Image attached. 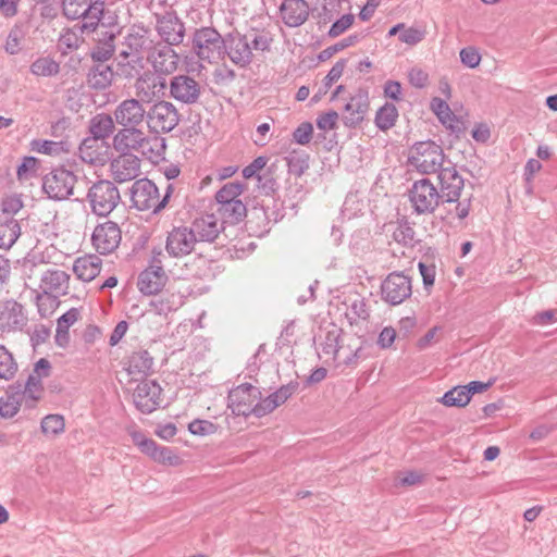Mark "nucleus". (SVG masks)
<instances>
[{
	"label": "nucleus",
	"instance_id": "obj_1",
	"mask_svg": "<svg viewBox=\"0 0 557 557\" xmlns=\"http://www.w3.org/2000/svg\"><path fill=\"white\" fill-rule=\"evenodd\" d=\"M157 39L151 30L143 25L131 26L120 44L116 55V75L133 79L145 70V60L157 46Z\"/></svg>",
	"mask_w": 557,
	"mask_h": 557
},
{
	"label": "nucleus",
	"instance_id": "obj_2",
	"mask_svg": "<svg viewBox=\"0 0 557 557\" xmlns=\"http://www.w3.org/2000/svg\"><path fill=\"white\" fill-rule=\"evenodd\" d=\"M273 38L269 32H253L243 35L238 32L225 36L224 54L238 67L248 66L253 59V50L258 52L269 51Z\"/></svg>",
	"mask_w": 557,
	"mask_h": 557
},
{
	"label": "nucleus",
	"instance_id": "obj_3",
	"mask_svg": "<svg viewBox=\"0 0 557 557\" xmlns=\"http://www.w3.org/2000/svg\"><path fill=\"white\" fill-rule=\"evenodd\" d=\"M224 41L225 37L214 27L202 26L191 35V51L198 59L214 63L224 57Z\"/></svg>",
	"mask_w": 557,
	"mask_h": 557
},
{
	"label": "nucleus",
	"instance_id": "obj_4",
	"mask_svg": "<svg viewBox=\"0 0 557 557\" xmlns=\"http://www.w3.org/2000/svg\"><path fill=\"white\" fill-rule=\"evenodd\" d=\"M409 201L414 213L419 215L432 214L445 203L440 190L429 178L416 181L408 191Z\"/></svg>",
	"mask_w": 557,
	"mask_h": 557
},
{
	"label": "nucleus",
	"instance_id": "obj_5",
	"mask_svg": "<svg viewBox=\"0 0 557 557\" xmlns=\"http://www.w3.org/2000/svg\"><path fill=\"white\" fill-rule=\"evenodd\" d=\"M445 154L434 141L417 143L409 158L410 164L421 174L438 173L444 168Z\"/></svg>",
	"mask_w": 557,
	"mask_h": 557
},
{
	"label": "nucleus",
	"instance_id": "obj_6",
	"mask_svg": "<svg viewBox=\"0 0 557 557\" xmlns=\"http://www.w3.org/2000/svg\"><path fill=\"white\" fill-rule=\"evenodd\" d=\"M87 197L92 212L99 216H108L121 201L117 187L108 180L95 183L89 188Z\"/></svg>",
	"mask_w": 557,
	"mask_h": 557
},
{
	"label": "nucleus",
	"instance_id": "obj_7",
	"mask_svg": "<svg viewBox=\"0 0 557 557\" xmlns=\"http://www.w3.org/2000/svg\"><path fill=\"white\" fill-rule=\"evenodd\" d=\"M131 200L140 211L152 210L158 213L166 207V197L160 198L157 185L148 180H137L131 188Z\"/></svg>",
	"mask_w": 557,
	"mask_h": 557
},
{
	"label": "nucleus",
	"instance_id": "obj_8",
	"mask_svg": "<svg viewBox=\"0 0 557 557\" xmlns=\"http://www.w3.org/2000/svg\"><path fill=\"white\" fill-rule=\"evenodd\" d=\"M168 89L170 98L186 106L197 104L205 90L202 84L188 74L172 76L168 83Z\"/></svg>",
	"mask_w": 557,
	"mask_h": 557
},
{
	"label": "nucleus",
	"instance_id": "obj_9",
	"mask_svg": "<svg viewBox=\"0 0 557 557\" xmlns=\"http://www.w3.org/2000/svg\"><path fill=\"white\" fill-rule=\"evenodd\" d=\"M135 97L144 103H151L164 99L168 89V81L150 70L141 71L135 77Z\"/></svg>",
	"mask_w": 557,
	"mask_h": 557
},
{
	"label": "nucleus",
	"instance_id": "obj_10",
	"mask_svg": "<svg viewBox=\"0 0 557 557\" xmlns=\"http://www.w3.org/2000/svg\"><path fill=\"white\" fill-rule=\"evenodd\" d=\"M77 176L64 168L53 169L42 178V189L52 200L69 199L74 191Z\"/></svg>",
	"mask_w": 557,
	"mask_h": 557
},
{
	"label": "nucleus",
	"instance_id": "obj_11",
	"mask_svg": "<svg viewBox=\"0 0 557 557\" xmlns=\"http://www.w3.org/2000/svg\"><path fill=\"white\" fill-rule=\"evenodd\" d=\"M177 108L168 100H159L148 109L147 124L156 133H169L180 123Z\"/></svg>",
	"mask_w": 557,
	"mask_h": 557
},
{
	"label": "nucleus",
	"instance_id": "obj_12",
	"mask_svg": "<svg viewBox=\"0 0 557 557\" xmlns=\"http://www.w3.org/2000/svg\"><path fill=\"white\" fill-rule=\"evenodd\" d=\"M412 295V280L404 272H392L381 284V297L391 306H398Z\"/></svg>",
	"mask_w": 557,
	"mask_h": 557
},
{
	"label": "nucleus",
	"instance_id": "obj_13",
	"mask_svg": "<svg viewBox=\"0 0 557 557\" xmlns=\"http://www.w3.org/2000/svg\"><path fill=\"white\" fill-rule=\"evenodd\" d=\"M261 393L250 383L240 384L228 393V407L237 416H256L257 400Z\"/></svg>",
	"mask_w": 557,
	"mask_h": 557
},
{
	"label": "nucleus",
	"instance_id": "obj_14",
	"mask_svg": "<svg viewBox=\"0 0 557 557\" xmlns=\"http://www.w3.org/2000/svg\"><path fill=\"white\" fill-rule=\"evenodd\" d=\"M156 32L160 39L157 42H164L169 46H180L185 38V24L174 11L156 15Z\"/></svg>",
	"mask_w": 557,
	"mask_h": 557
},
{
	"label": "nucleus",
	"instance_id": "obj_15",
	"mask_svg": "<svg viewBox=\"0 0 557 557\" xmlns=\"http://www.w3.org/2000/svg\"><path fill=\"white\" fill-rule=\"evenodd\" d=\"M147 63L151 65V72L158 73L159 75L166 78V76L173 74L180 63V55L173 49L164 42H158L156 48L148 54Z\"/></svg>",
	"mask_w": 557,
	"mask_h": 557
},
{
	"label": "nucleus",
	"instance_id": "obj_16",
	"mask_svg": "<svg viewBox=\"0 0 557 557\" xmlns=\"http://www.w3.org/2000/svg\"><path fill=\"white\" fill-rule=\"evenodd\" d=\"M122 232L117 223L106 221L98 224L91 235V243L100 255H110L119 247Z\"/></svg>",
	"mask_w": 557,
	"mask_h": 557
},
{
	"label": "nucleus",
	"instance_id": "obj_17",
	"mask_svg": "<svg viewBox=\"0 0 557 557\" xmlns=\"http://www.w3.org/2000/svg\"><path fill=\"white\" fill-rule=\"evenodd\" d=\"M144 104L136 97L121 101L113 112L115 122L121 126L138 127L147 121L148 110Z\"/></svg>",
	"mask_w": 557,
	"mask_h": 557
},
{
	"label": "nucleus",
	"instance_id": "obj_18",
	"mask_svg": "<svg viewBox=\"0 0 557 557\" xmlns=\"http://www.w3.org/2000/svg\"><path fill=\"white\" fill-rule=\"evenodd\" d=\"M440 195L445 203L458 201L465 187V180L454 165L444 166L437 173Z\"/></svg>",
	"mask_w": 557,
	"mask_h": 557
},
{
	"label": "nucleus",
	"instance_id": "obj_19",
	"mask_svg": "<svg viewBox=\"0 0 557 557\" xmlns=\"http://www.w3.org/2000/svg\"><path fill=\"white\" fill-rule=\"evenodd\" d=\"M161 386L153 380L141 381L134 391V404L143 413H150L161 404Z\"/></svg>",
	"mask_w": 557,
	"mask_h": 557
},
{
	"label": "nucleus",
	"instance_id": "obj_20",
	"mask_svg": "<svg viewBox=\"0 0 557 557\" xmlns=\"http://www.w3.org/2000/svg\"><path fill=\"white\" fill-rule=\"evenodd\" d=\"M196 243L190 227H174L168 234L165 250L171 257L182 258L194 250Z\"/></svg>",
	"mask_w": 557,
	"mask_h": 557
},
{
	"label": "nucleus",
	"instance_id": "obj_21",
	"mask_svg": "<svg viewBox=\"0 0 557 557\" xmlns=\"http://www.w3.org/2000/svg\"><path fill=\"white\" fill-rule=\"evenodd\" d=\"M166 281L161 261L154 257L152 264L139 274L137 286L143 294L154 295L163 288Z\"/></svg>",
	"mask_w": 557,
	"mask_h": 557
},
{
	"label": "nucleus",
	"instance_id": "obj_22",
	"mask_svg": "<svg viewBox=\"0 0 557 557\" xmlns=\"http://www.w3.org/2000/svg\"><path fill=\"white\" fill-rule=\"evenodd\" d=\"M123 370L131 380L137 381L147 376L153 367V357L148 350H132L122 361Z\"/></svg>",
	"mask_w": 557,
	"mask_h": 557
},
{
	"label": "nucleus",
	"instance_id": "obj_23",
	"mask_svg": "<svg viewBox=\"0 0 557 557\" xmlns=\"http://www.w3.org/2000/svg\"><path fill=\"white\" fill-rule=\"evenodd\" d=\"M110 171L117 183L133 181L140 174V160L133 153L120 154L111 161Z\"/></svg>",
	"mask_w": 557,
	"mask_h": 557
},
{
	"label": "nucleus",
	"instance_id": "obj_24",
	"mask_svg": "<svg viewBox=\"0 0 557 557\" xmlns=\"http://www.w3.org/2000/svg\"><path fill=\"white\" fill-rule=\"evenodd\" d=\"M283 23L288 27H298L306 23L310 8L305 0H283L280 5Z\"/></svg>",
	"mask_w": 557,
	"mask_h": 557
},
{
	"label": "nucleus",
	"instance_id": "obj_25",
	"mask_svg": "<svg viewBox=\"0 0 557 557\" xmlns=\"http://www.w3.org/2000/svg\"><path fill=\"white\" fill-rule=\"evenodd\" d=\"M369 109V96L366 90L359 89L345 106L344 124L352 127L363 121Z\"/></svg>",
	"mask_w": 557,
	"mask_h": 557
},
{
	"label": "nucleus",
	"instance_id": "obj_26",
	"mask_svg": "<svg viewBox=\"0 0 557 557\" xmlns=\"http://www.w3.org/2000/svg\"><path fill=\"white\" fill-rule=\"evenodd\" d=\"M190 230L196 242H213L223 230V223L219 221L215 214H206L196 219Z\"/></svg>",
	"mask_w": 557,
	"mask_h": 557
},
{
	"label": "nucleus",
	"instance_id": "obj_27",
	"mask_svg": "<svg viewBox=\"0 0 557 557\" xmlns=\"http://www.w3.org/2000/svg\"><path fill=\"white\" fill-rule=\"evenodd\" d=\"M40 281V287L47 295L46 299L50 300L51 302H54L55 299H51L50 296L48 295L49 293H55L61 295L67 294L70 275L62 270L49 269L46 272H44Z\"/></svg>",
	"mask_w": 557,
	"mask_h": 557
},
{
	"label": "nucleus",
	"instance_id": "obj_28",
	"mask_svg": "<svg viewBox=\"0 0 557 557\" xmlns=\"http://www.w3.org/2000/svg\"><path fill=\"white\" fill-rule=\"evenodd\" d=\"M144 136L137 127L123 126L113 137V148L121 154L132 153L138 150Z\"/></svg>",
	"mask_w": 557,
	"mask_h": 557
},
{
	"label": "nucleus",
	"instance_id": "obj_29",
	"mask_svg": "<svg viewBox=\"0 0 557 557\" xmlns=\"http://www.w3.org/2000/svg\"><path fill=\"white\" fill-rule=\"evenodd\" d=\"M296 392V385L287 384L280 387L265 398L257 400L256 417H263L271 413L278 406L284 404Z\"/></svg>",
	"mask_w": 557,
	"mask_h": 557
},
{
	"label": "nucleus",
	"instance_id": "obj_30",
	"mask_svg": "<svg viewBox=\"0 0 557 557\" xmlns=\"http://www.w3.org/2000/svg\"><path fill=\"white\" fill-rule=\"evenodd\" d=\"M26 318L23 307L15 300H7L0 306V327L15 330L24 325Z\"/></svg>",
	"mask_w": 557,
	"mask_h": 557
},
{
	"label": "nucleus",
	"instance_id": "obj_31",
	"mask_svg": "<svg viewBox=\"0 0 557 557\" xmlns=\"http://www.w3.org/2000/svg\"><path fill=\"white\" fill-rule=\"evenodd\" d=\"M102 268V260L96 255L78 257L73 263V272L78 280L90 282L97 277Z\"/></svg>",
	"mask_w": 557,
	"mask_h": 557
},
{
	"label": "nucleus",
	"instance_id": "obj_32",
	"mask_svg": "<svg viewBox=\"0 0 557 557\" xmlns=\"http://www.w3.org/2000/svg\"><path fill=\"white\" fill-rule=\"evenodd\" d=\"M22 406H24V398L20 393V387L15 384L10 385L4 395L0 397V417L13 418Z\"/></svg>",
	"mask_w": 557,
	"mask_h": 557
},
{
	"label": "nucleus",
	"instance_id": "obj_33",
	"mask_svg": "<svg viewBox=\"0 0 557 557\" xmlns=\"http://www.w3.org/2000/svg\"><path fill=\"white\" fill-rule=\"evenodd\" d=\"M114 77L113 69L107 63H97L94 64L88 74L87 82L88 85L97 90H104L109 86H111Z\"/></svg>",
	"mask_w": 557,
	"mask_h": 557
},
{
	"label": "nucleus",
	"instance_id": "obj_34",
	"mask_svg": "<svg viewBox=\"0 0 557 557\" xmlns=\"http://www.w3.org/2000/svg\"><path fill=\"white\" fill-rule=\"evenodd\" d=\"M15 385L20 387V393L24 398V407L26 409L35 408L37 403L42 398L44 385L39 380L28 376L24 385L21 383H16Z\"/></svg>",
	"mask_w": 557,
	"mask_h": 557
},
{
	"label": "nucleus",
	"instance_id": "obj_35",
	"mask_svg": "<svg viewBox=\"0 0 557 557\" xmlns=\"http://www.w3.org/2000/svg\"><path fill=\"white\" fill-rule=\"evenodd\" d=\"M184 304V296L178 292H170L169 289L153 299L150 305L158 314H168L181 308Z\"/></svg>",
	"mask_w": 557,
	"mask_h": 557
},
{
	"label": "nucleus",
	"instance_id": "obj_36",
	"mask_svg": "<svg viewBox=\"0 0 557 557\" xmlns=\"http://www.w3.org/2000/svg\"><path fill=\"white\" fill-rule=\"evenodd\" d=\"M114 116L107 113L95 115L89 122L91 138L96 140L108 138L114 131Z\"/></svg>",
	"mask_w": 557,
	"mask_h": 557
},
{
	"label": "nucleus",
	"instance_id": "obj_37",
	"mask_svg": "<svg viewBox=\"0 0 557 557\" xmlns=\"http://www.w3.org/2000/svg\"><path fill=\"white\" fill-rule=\"evenodd\" d=\"M345 317L350 325H359L370 319V306L364 298L356 297L348 305Z\"/></svg>",
	"mask_w": 557,
	"mask_h": 557
},
{
	"label": "nucleus",
	"instance_id": "obj_38",
	"mask_svg": "<svg viewBox=\"0 0 557 557\" xmlns=\"http://www.w3.org/2000/svg\"><path fill=\"white\" fill-rule=\"evenodd\" d=\"M115 35L112 33L106 32L102 39H99L97 45L91 49L90 57L95 64L97 63H106L110 60L115 52Z\"/></svg>",
	"mask_w": 557,
	"mask_h": 557
},
{
	"label": "nucleus",
	"instance_id": "obj_39",
	"mask_svg": "<svg viewBox=\"0 0 557 557\" xmlns=\"http://www.w3.org/2000/svg\"><path fill=\"white\" fill-rule=\"evenodd\" d=\"M165 151V140L161 137L144 136L137 152L151 162H157Z\"/></svg>",
	"mask_w": 557,
	"mask_h": 557
},
{
	"label": "nucleus",
	"instance_id": "obj_40",
	"mask_svg": "<svg viewBox=\"0 0 557 557\" xmlns=\"http://www.w3.org/2000/svg\"><path fill=\"white\" fill-rule=\"evenodd\" d=\"M218 214L223 220L221 223L236 224L246 216V206L242 200L218 205Z\"/></svg>",
	"mask_w": 557,
	"mask_h": 557
},
{
	"label": "nucleus",
	"instance_id": "obj_41",
	"mask_svg": "<svg viewBox=\"0 0 557 557\" xmlns=\"http://www.w3.org/2000/svg\"><path fill=\"white\" fill-rule=\"evenodd\" d=\"M21 235V226L17 220L5 218L0 220V248L9 249Z\"/></svg>",
	"mask_w": 557,
	"mask_h": 557
},
{
	"label": "nucleus",
	"instance_id": "obj_42",
	"mask_svg": "<svg viewBox=\"0 0 557 557\" xmlns=\"http://www.w3.org/2000/svg\"><path fill=\"white\" fill-rule=\"evenodd\" d=\"M310 337L305 334H299V329L294 321L289 322L282 331L277 346L280 348L289 346H302L310 342Z\"/></svg>",
	"mask_w": 557,
	"mask_h": 557
},
{
	"label": "nucleus",
	"instance_id": "obj_43",
	"mask_svg": "<svg viewBox=\"0 0 557 557\" xmlns=\"http://www.w3.org/2000/svg\"><path fill=\"white\" fill-rule=\"evenodd\" d=\"M78 156L85 163L97 164L103 160L99 140L85 138L78 147Z\"/></svg>",
	"mask_w": 557,
	"mask_h": 557
},
{
	"label": "nucleus",
	"instance_id": "obj_44",
	"mask_svg": "<svg viewBox=\"0 0 557 557\" xmlns=\"http://www.w3.org/2000/svg\"><path fill=\"white\" fill-rule=\"evenodd\" d=\"M394 227L392 238L405 247H413L417 243L416 232L410 223L406 220L397 221L392 224Z\"/></svg>",
	"mask_w": 557,
	"mask_h": 557
},
{
	"label": "nucleus",
	"instance_id": "obj_45",
	"mask_svg": "<svg viewBox=\"0 0 557 557\" xmlns=\"http://www.w3.org/2000/svg\"><path fill=\"white\" fill-rule=\"evenodd\" d=\"M139 449L158 462L172 463V460L175 458L170 448L158 446L157 443L150 438H147L145 442L140 443Z\"/></svg>",
	"mask_w": 557,
	"mask_h": 557
},
{
	"label": "nucleus",
	"instance_id": "obj_46",
	"mask_svg": "<svg viewBox=\"0 0 557 557\" xmlns=\"http://www.w3.org/2000/svg\"><path fill=\"white\" fill-rule=\"evenodd\" d=\"M29 71L35 76L51 77L60 72V64L51 57H39L29 67Z\"/></svg>",
	"mask_w": 557,
	"mask_h": 557
},
{
	"label": "nucleus",
	"instance_id": "obj_47",
	"mask_svg": "<svg viewBox=\"0 0 557 557\" xmlns=\"http://www.w3.org/2000/svg\"><path fill=\"white\" fill-rule=\"evenodd\" d=\"M86 10L87 11L82 16L84 23L79 27L81 32L95 30L97 28L98 23L100 22L102 14H103L104 4H103V2H99V1H96L94 3L88 2Z\"/></svg>",
	"mask_w": 557,
	"mask_h": 557
},
{
	"label": "nucleus",
	"instance_id": "obj_48",
	"mask_svg": "<svg viewBox=\"0 0 557 557\" xmlns=\"http://www.w3.org/2000/svg\"><path fill=\"white\" fill-rule=\"evenodd\" d=\"M288 172L297 177L309 169V154L302 150H293L285 158Z\"/></svg>",
	"mask_w": 557,
	"mask_h": 557
},
{
	"label": "nucleus",
	"instance_id": "obj_49",
	"mask_svg": "<svg viewBox=\"0 0 557 557\" xmlns=\"http://www.w3.org/2000/svg\"><path fill=\"white\" fill-rule=\"evenodd\" d=\"M398 117V111L393 103H385L375 115V124L381 131L392 128Z\"/></svg>",
	"mask_w": 557,
	"mask_h": 557
},
{
	"label": "nucleus",
	"instance_id": "obj_50",
	"mask_svg": "<svg viewBox=\"0 0 557 557\" xmlns=\"http://www.w3.org/2000/svg\"><path fill=\"white\" fill-rule=\"evenodd\" d=\"M431 109L444 125L453 131L455 129L453 123L456 119L445 100L437 97L433 98L431 101Z\"/></svg>",
	"mask_w": 557,
	"mask_h": 557
},
{
	"label": "nucleus",
	"instance_id": "obj_51",
	"mask_svg": "<svg viewBox=\"0 0 557 557\" xmlns=\"http://www.w3.org/2000/svg\"><path fill=\"white\" fill-rule=\"evenodd\" d=\"M442 401L445 406L463 407L470 401L469 391L466 386H456L444 394Z\"/></svg>",
	"mask_w": 557,
	"mask_h": 557
},
{
	"label": "nucleus",
	"instance_id": "obj_52",
	"mask_svg": "<svg viewBox=\"0 0 557 557\" xmlns=\"http://www.w3.org/2000/svg\"><path fill=\"white\" fill-rule=\"evenodd\" d=\"M244 191V185L240 183H227L215 195L218 205L240 200L239 196Z\"/></svg>",
	"mask_w": 557,
	"mask_h": 557
},
{
	"label": "nucleus",
	"instance_id": "obj_53",
	"mask_svg": "<svg viewBox=\"0 0 557 557\" xmlns=\"http://www.w3.org/2000/svg\"><path fill=\"white\" fill-rule=\"evenodd\" d=\"M17 372V363L10 350H0V379L12 380Z\"/></svg>",
	"mask_w": 557,
	"mask_h": 557
},
{
	"label": "nucleus",
	"instance_id": "obj_54",
	"mask_svg": "<svg viewBox=\"0 0 557 557\" xmlns=\"http://www.w3.org/2000/svg\"><path fill=\"white\" fill-rule=\"evenodd\" d=\"M90 2V0H63L62 9L63 14L69 20H77L81 18L84 13L87 11L86 7Z\"/></svg>",
	"mask_w": 557,
	"mask_h": 557
},
{
	"label": "nucleus",
	"instance_id": "obj_55",
	"mask_svg": "<svg viewBox=\"0 0 557 557\" xmlns=\"http://www.w3.org/2000/svg\"><path fill=\"white\" fill-rule=\"evenodd\" d=\"M64 428V419L60 414H48L41 420V431L47 435H58Z\"/></svg>",
	"mask_w": 557,
	"mask_h": 557
},
{
	"label": "nucleus",
	"instance_id": "obj_56",
	"mask_svg": "<svg viewBox=\"0 0 557 557\" xmlns=\"http://www.w3.org/2000/svg\"><path fill=\"white\" fill-rule=\"evenodd\" d=\"M323 352L333 358L336 368L354 366L358 359V350H323Z\"/></svg>",
	"mask_w": 557,
	"mask_h": 557
},
{
	"label": "nucleus",
	"instance_id": "obj_57",
	"mask_svg": "<svg viewBox=\"0 0 557 557\" xmlns=\"http://www.w3.org/2000/svg\"><path fill=\"white\" fill-rule=\"evenodd\" d=\"M461 63L470 69L476 67L481 62V54L473 47H466L460 50Z\"/></svg>",
	"mask_w": 557,
	"mask_h": 557
},
{
	"label": "nucleus",
	"instance_id": "obj_58",
	"mask_svg": "<svg viewBox=\"0 0 557 557\" xmlns=\"http://www.w3.org/2000/svg\"><path fill=\"white\" fill-rule=\"evenodd\" d=\"M444 337V329L442 326H433L430 329L424 336H422L419 341V346L421 348L426 346H434L440 344L441 339Z\"/></svg>",
	"mask_w": 557,
	"mask_h": 557
},
{
	"label": "nucleus",
	"instance_id": "obj_59",
	"mask_svg": "<svg viewBox=\"0 0 557 557\" xmlns=\"http://www.w3.org/2000/svg\"><path fill=\"white\" fill-rule=\"evenodd\" d=\"M82 41V37L74 29L64 30L59 39L60 46H63L70 50L77 49Z\"/></svg>",
	"mask_w": 557,
	"mask_h": 557
},
{
	"label": "nucleus",
	"instance_id": "obj_60",
	"mask_svg": "<svg viewBox=\"0 0 557 557\" xmlns=\"http://www.w3.org/2000/svg\"><path fill=\"white\" fill-rule=\"evenodd\" d=\"M51 331L44 324H37L32 331H29L30 343L33 347L42 345L49 338Z\"/></svg>",
	"mask_w": 557,
	"mask_h": 557
},
{
	"label": "nucleus",
	"instance_id": "obj_61",
	"mask_svg": "<svg viewBox=\"0 0 557 557\" xmlns=\"http://www.w3.org/2000/svg\"><path fill=\"white\" fill-rule=\"evenodd\" d=\"M423 38L424 32L414 27H404L403 32L399 34V40L410 46L419 44Z\"/></svg>",
	"mask_w": 557,
	"mask_h": 557
},
{
	"label": "nucleus",
	"instance_id": "obj_62",
	"mask_svg": "<svg viewBox=\"0 0 557 557\" xmlns=\"http://www.w3.org/2000/svg\"><path fill=\"white\" fill-rule=\"evenodd\" d=\"M531 322L533 325L546 326L557 323V309L545 310L535 313Z\"/></svg>",
	"mask_w": 557,
	"mask_h": 557
},
{
	"label": "nucleus",
	"instance_id": "obj_63",
	"mask_svg": "<svg viewBox=\"0 0 557 557\" xmlns=\"http://www.w3.org/2000/svg\"><path fill=\"white\" fill-rule=\"evenodd\" d=\"M313 127L310 123H301L293 133V139L299 145H307L312 138Z\"/></svg>",
	"mask_w": 557,
	"mask_h": 557
},
{
	"label": "nucleus",
	"instance_id": "obj_64",
	"mask_svg": "<svg viewBox=\"0 0 557 557\" xmlns=\"http://www.w3.org/2000/svg\"><path fill=\"white\" fill-rule=\"evenodd\" d=\"M339 115L336 111L325 112L317 119V126L322 131H331L336 127Z\"/></svg>",
	"mask_w": 557,
	"mask_h": 557
}]
</instances>
